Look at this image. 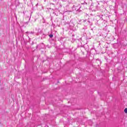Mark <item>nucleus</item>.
Returning <instances> with one entry per match:
<instances>
[{
    "mask_svg": "<svg viewBox=\"0 0 127 127\" xmlns=\"http://www.w3.org/2000/svg\"><path fill=\"white\" fill-rule=\"evenodd\" d=\"M75 122H76L77 125H83V120L81 118H77L75 119Z\"/></svg>",
    "mask_w": 127,
    "mask_h": 127,
    "instance_id": "obj_1",
    "label": "nucleus"
},
{
    "mask_svg": "<svg viewBox=\"0 0 127 127\" xmlns=\"http://www.w3.org/2000/svg\"><path fill=\"white\" fill-rule=\"evenodd\" d=\"M39 50H40V49H46V47L45 46V45H44V43H41L39 44Z\"/></svg>",
    "mask_w": 127,
    "mask_h": 127,
    "instance_id": "obj_2",
    "label": "nucleus"
},
{
    "mask_svg": "<svg viewBox=\"0 0 127 127\" xmlns=\"http://www.w3.org/2000/svg\"><path fill=\"white\" fill-rule=\"evenodd\" d=\"M59 41H60L62 45H64V43H65V38H60L59 39Z\"/></svg>",
    "mask_w": 127,
    "mask_h": 127,
    "instance_id": "obj_3",
    "label": "nucleus"
},
{
    "mask_svg": "<svg viewBox=\"0 0 127 127\" xmlns=\"http://www.w3.org/2000/svg\"><path fill=\"white\" fill-rule=\"evenodd\" d=\"M69 27H74L75 26V24L73 23V21L71 20H70V22L69 23Z\"/></svg>",
    "mask_w": 127,
    "mask_h": 127,
    "instance_id": "obj_4",
    "label": "nucleus"
},
{
    "mask_svg": "<svg viewBox=\"0 0 127 127\" xmlns=\"http://www.w3.org/2000/svg\"><path fill=\"white\" fill-rule=\"evenodd\" d=\"M15 4L16 7H17V6H18V5L20 4V2H19V0H15Z\"/></svg>",
    "mask_w": 127,
    "mask_h": 127,
    "instance_id": "obj_5",
    "label": "nucleus"
},
{
    "mask_svg": "<svg viewBox=\"0 0 127 127\" xmlns=\"http://www.w3.org/2000/svg\"><path fill=\"white\" fill-rule=\"evenodd\" d=\"M84 48L85 50H86L87 51V54H89V46L88 45H85L84 47Z\"/></svg>",
    "mask_w": 127,
    "mask_h": 127,
    "instance_id": "obj_6",
    "label": "nucleus"
},
{
    "mask_svg": "<svg viewBox=\"0 0 127 127\" xmlns=\"http://www.w3.org/2000/svg\"><path fill=\"white\" fill-rule=\"evenodd\" d=\"M88 124L89 125V126L92 127V125H93V122L92 121H91V120H89L88 121Z\"/></svg>",
    "mask_w": 127,
    "mask_h": 127,
    "instance_id": "obj_7",
    "label": "nucleus"
},
{
    "mask_svg": "<svg viewBox=\"0 0 127 127\" xmlns=\"http://www.w3.org/2000/svg\"><path fill=\"white\" fill-rule=\"evenodd\" d=\"M80 44H79L77 46V47H85V45H82V43L81 42H80Z\"/></svg>",
    "mask_w": 127,
    "mask_h": 127,
    "instance_id": "obj_8",
    "label": "nucleus"
},
{
    "mask_svg": "<svg viewBox=\"0 0 127 127\" xmlns=\"http://www.w3.org/2000/svg\"><path fill=\"white\" fill-rule=\"evenodd\" d=\"M117 69L118 71V73H121V72H122V69H121L120 68H118Z\"/></svg>",
    "mask_w": 127,
    "mask_h": 127,
    "instance_id": "obj_9",
    "label": "nucleus"
},
{
    "mask_svg": "<svg viewBox=\"0 0 127 127\" xmlns=\"http://www.w3.org/2000/svg\"><path fill=\"white\" fill-rule=\"evenodd\" d=\"M49 36L50 38H52V37H53V34H51L49 35Z\"/></svg>",
    "mask_w": 127,
    "mask_h": 127,
    "instance_id": "obj_10",
    "label": "nucleus"
},
{
    "mask_svg": "<svg viewBox=\"0 0 127 127\" xmlns=\"http://www.w3.org/2000/svg\"><path fill=\"white\" fill-rule=\"evenodd\" d=\"M73 10H76V7L75 6V5H73L72 7Z\"/></svg>",
    "mask_w": 127,
    "mask_h": 127,
    "instance_id": "obj_11",
    "label": "nucleus"
},
{
    "mask_svg": "<svg viewBox=\"0 0 127 127\" xmlns=\"http://www.w3.org/2000/svg\"><path fill=\"white\" fill-rule=\"evenodd\" d=\"M117 44H118V46H121L122 43H121V42H119L117 43Z\"/></svg>",
    "mask_w": 127,
    "mask_h": 127,
    "instance_id": "obj_12",
    "label": "nucleus"
},
{
    "mask_svg": "<svg viewBox=\"0 0 127 127\" xmlns=\"http://www.w3.org/2000/svg\"><path fill=\"white\" fill-rule=\"evenodd\" d=\"M124 113H125V114H127V108L124 109Z\"/></svg>",
    "mask_w": 127,
    "mask_h": 127,
    "instance_id": "obj_13",
    "label": "nucleus"
},
{
    "mask_svg": "<svg viewBox=\"0 0 127 127\" xmlns=\"http://www.w3.org/2000/svg\"><path fill=\"white\" fill-rule=\"evenodd\" d=\"M26 49H27V50H29L30 49V47L26 46Z\"/></svg>",
    "mask_w": 127,
    "mask_h": 127,
    "instance_id": "obj_14",
    "label": "nucleus"
},
{
    "mask_svg": "<svg viewBox=\"0 0 127 127\" xmlns=\"http://www.w3.org/2000/svg\"><path fill=\"white\" fill-rule=\"evenodd\" d=\"M59 55H60V58H62L63 55H62V54H59Z\"/></svg>",
    "mask_w": 127,
    "mask_h": 127,
    "instance_id": "obj_15",
    "label": "nucleus"
},
{
    "mask_svg": "<svg viewBox=\"0 0 127 127\" xmlns=\"http://www.w3.org/2000/svg\"><path fill=\"white\" fill-rule=\"evenodd\" d=\"M41 38H45V35L44 34H43Z\"/></svg>",
    "mask_w": 127,
    "mask_h": 127,
    "instance_id": "obj_16",
    "label": "nucleus"
},
{
    "mask_svg": "<svg viewBox=\"0 0 127 127\" xmlns=\"http://www.w3.org/2000/svg\"><path fill=\"white\" fill-rule=\"evenodd\" d=\"M46 46H47V47H48V48H51V46H49V45H46Z\"/></svg>",
    "mask_w": 127,
    "mask_h": 127,
    "instance_id": "obj_17",
    "label": "nucleus"
},
{
    "mask_svg": "<svg viewBox=\"0 0 127 127\" xmlns=\"http://www.w3.org/2000/svg\"><path fill=\"white\" fill-rule=\"evenodd\" d=\"M45 52H46V51H41V53L42 54H44V53H45Z\"/></svg>",
    "mask_w": 127,
    "mask_h": 127,
    "instance_id": "obj_18",
    "label": "nucleus"
},
{
    "mask_svg": "<svg viewBox=\"0 0 127 127\" xmlns=\"http://www.w3.org/2000/svg\"><path fill=\"white\" fill-rule=\"evenodd\" d=\"M26 33H30V34H33V33H34V32H27Z\"/></svg>",
    "mask_w": 127,
    "mask_h": 127,
    "instance_id": "obj_19",
    "label": "nucleus"
},
{
    "mask_svg": "<svg viewBox=\"0 0 127 127\" xmlns=\"http://www.w3.org/2000/svg\"><path fill=\"white\" fill-rule=\"evenodd\" d=\"M38 48H39V45H37L36 47V49H37Z\"/></svg>",
    "mask_w": 127,
    "mask_h": 127,
    "instance_id": "obj_20",
    "label": "nucleus"
},
{
    "mask_svg": "<svg viewBox=\"0 0 127 127\" xmlns=\"http://www.w3.org/2000/svg\"><path fill=\"white\" fill-rule=\"evenodd\" d=\"M99 124H96L95 127H99Z\"/></svg>",
    "mask_w": 127,
    "mask_h": 127,
    "instance_id": "obj_21",
    "label": "nucleus"
},
{
    "mask_svg": "<svg viewBox=\"0 0 127 127\" xmlns=\"http://www.w3.org/2000/svg\"><path fill=\"white\" fill-rule=\"evenodd\" d=\"M45 61H46V60H45H45L42 61V63H44V62H45Z\"/></svg>",
    "mask_w": 127,
    "mask_h": 127,
    "instance_id": "obj_22",
    "label": "nucleus"
},
{
    "mask_svg": "<svg viewBox=\"0 0 127 127\" xmlns=\"http://www.w3.org/2000/svg\"><path fill=\"white\" fill-rule=\"evenodd\" d=\"M24 44H25V45H26V44H27V43H26V42H25V41H24Z\"/></svg>",
    "mask_w": 127,
    "mask_h": 127,
    "instance_id": "obj_23",
    "label": "nucleus"
},
{
    "mask_svg": "<svg viewBox=\"0 0 127 127\" xmlns=\"http://www.w3.org/2000/svg\"><path fill=\"white\" fill-rule=\"evenodd\" d=\"M104 29H105V30H107V26L105 27Z\"/></svg>",
    "mask_w": 127,
    "mask_h": 127,
    "instance_id": "obj_24",
    "label": "nucleus"
},
{
    "mask_svg": "<svg viewBox=\"0 0 127 127\" xmlns=\"http://www.w3.org/2000/svg\"><path fill=\"white\" fill-rule=\"evenodd\" d=\"M48 59H49V58L47 57L46 60H47V61H49L48 60Z\"/></svg>",
    "mask_w": 127,
    "mask_h": 127,
    "instance_id": "obj_25",
    "label": "nucleus"
},
{
    "mask_svg": "<svg viewBox=\"0 0 127 127\" xmlns=\"http://www.w3.org/2000/svg\"><path fill=\"white\" fill-rule=\"evenodd\" d=\"M45 127H49V126H48V125H46L45 126Z\"/></svg>",
    "mask_w": 127,
    "mask_h": 127,
    "instance_id": "obj_26",
    "label": "nucleus"
},
{
    "mask_svg": "<svg viewBox=\"0 0 127 127\" xmlns=\"http://www.w3.org/2000/svg\"><path fill=\"white\" fill-rule=\"evenodd\" d=\"M101 19H102V20H104V19L102 17H101Z\"/></svg>",
    "mask_w": 127,
    "mask_h": 127,
    "instance_id": "obj_27",
    "label": "nucleus"
},
{
    "mask_svg": "<svg viewBox=\"0 0 127 127\" xmlns=\"http://www.w3.org/2000/svg\"><path fill=\"white\" fill-rule=\"evenodd\" d=\"M63 0V1H66V0Z\"/></svg>",
    "mask_w": 127,
    "mask_h": 127,
    "instance_id": "obj_28",
    "label": "nucleus"
},
{
    "mask_svg": "<svg viewBox=\"0 0 127 127\" xmlns=\"http://www.w3.org/2000/svg\"><path fill=\"white\" fill-rule=\"evenodd\" d=\"M38 5V3H37L36 4V6H37Z\"/></svg>",
    "mask_w": 127,
    "mask_h": 127,
    "instance_id": "obj_29",
    "label": "nucleus"
},
{
    "mask_svg": "<svg viewBox=\"0 0 127 127\" xmlns=\"http://www.w3.org/2000/svg\"><path fill=\"white\" fill-rule=\"evenodd\" d=\"M115 31H117V28L115 27Z\"/></svg>",
    "mask_w": 127,
    "mask_h": 127,
    "instance_id": "obj_30",
    "label": "nucleus"
},
{
    "mask_svg": "<svg viewBox=\"0 0 127 127\" xmlns=\"http://www.w3.org/2000/svg\"><path fill=\"white\" fill-rule=\"evenodd\" d=\"M106 60H108V58H105Z\"/></svg>",
    "mask_w": 127,
    "mask_h": 127,
    "instance_id": "obj_31",
    "label": "nucleus"
},
{
    "mask_svg": "<svg viewBox=\"0 0 127 127\" xmlns=\"http://www.w3.org/2000/svg\"><path fill=\"white\" fill-rule=\"evenodd\" d=\"M81 4H85V3H81Z\"/></svg>",
    "mask_w": 127,
    "mask_h": 127,
    "instance_id": "obj_32",
    "label": "nucleus"
},
{
    "mask_svg": "<svg viewBox=\"0 0 127 127\" xmlns=\"http://www.w3.org/2000/svg\"><path fill=\"white\" fill-rule=\"evenodd\" d=\"M77 110H81V109H80V108H77Z\"/></svg>",
    "mask_w": 127,
    "mask_h": 127,
    "instance_id": "obj_33",
    "label": "nucleus"
},
{
    "mask_svg": "<svg viewBox=\"0 0 127 127\" xmlns=\"http://www.w3.org/2000/svg\"><path fill=\"white\" fill-rule=\"evenodd\" d=\"M122 26H123L124 25V23H122Z\"/></svg>",
    "mask_w": 127,
    "mask_h": 127,
    "instance_id": "obj_34",
    "label": "nucleus"
},
{
    "mask_svg": "<svg viewBox=\"0 0 127 127\" xmlns=\"http://www.w3.org/2000/svg\"><path fill=\"white\" fill-rule=\"evenodd\" d=\"M58 83H59V80H58V82H57Z\"/></svg>",
    "mask_w": 127,
    "mask_h": 127,
    "instance_id": "obj_35",
    "label": "nucleus"
},
{
    "mask_svg": "<svg viewBox=\"0 0 127 127\" xmlns=\"http://www.w3.org/2000/svg\"><path fill=\"white\" fill-rule=\"evenodd\" d=\"M53 13H55V14H56V13H55V12H53Z\"/></svg>",
    "mask_w": 127,
    "mask_h": 127,
    "instance_id": "obj_36",
    "label": "nucleus"
},
{
    "mask_svg": "<svg viewBox=\"0 0 127 127\" xmlns=\"http://www.w3.org/2000/svg\"><path fill=\"white\" fill-rule=\"evenodd\" d=\"M84 29H87V28H84Z\"/></svg>",
    "mask_w": 127,
    "mask_h": 127,
    "instance_id": "obj_37",
    "label": "nucleus"
},
{
    "mask_svg": "<svg viewBox=\"0 0 127 127\" xmlns=\"http://www.w3.org/2000/svg\"><path fill=\"white\" fill-rule=\"evenodd\" d=\"M34 9V8L32 7V9L33 10Z\"/></svg>",
    "mask_w": 127,
    "mask_h": 127,
    "instance_id": "obj_38",
    "label": "nucleus"
},
{
    "mask_svg": "<svg viewBox=\"0 0 127 127\" xmlns=\"http://www.w3.org/2000/svg\"><path fill=\"white\" fill-rule=\"evenodd\" d=\"M43 23H45V22H43Z\"/></svg>",
    "mask_w": 127,
    "mask_h": 127,
    "instance_id": "obj_39",
    "label": "nucleus"
},
{
    "mask_svg": "<svg viewBox=\"0 0 127 127\" xmlns=\"http://www.w3.org/2000/svg\"><path fill=\"white\" fill-rule=\"evenodd\" d=\"M26 23H28V22H26Z\"/></svg>",
    "mask_w": 127,
    "mask_h": 127,
    "instance_id": "obj_40",
    "label": "nucleus"
},
{
    "mask_svg": "<svg viewBox=\"0 0 127 127\" xmlns=\"http://www.w3.org/2000/svg\"><path fill=\"white\" fill-rule=\"evenodd\" d=\"M23 40H24V38H23Z\"/></svg>",
    "mask_w": 127,
    "mask_h": 127,
    "instance_id": "obj_41",
    "label": "nucleus"
},
{
    "mask_svg": "<svg viewBox=\"0 0 127 127\" xmlns=\"http://www.w3.org/2000/svg\"><path fill=\"white\" fill-rule=\"evenodd\" d=\"M43 81H44V78H43Z\"/></svg>",
    "mask_w": 127,
    "mask_h": 127,
    "instance_id": "obj_42",
    "label": "nucleus"
},
{
    "mask_svg": "<svg viewBox=\"0 0 127 127\" xmlns=\"http://www.w3.org/2000/svg\"><path fill=\"white\" fill-rule=\"evenodd\" d=\"M91 5H93V3L91 4Z\"/></svg>",
    "mask_w": 127,
    "mask_h": 127,
    "instance_id": "obj_43",
    "label": "nucleus"
},
{
    "mask_svg": "<svg viewBox=\"0 0 127 127\" xmlns=\"http://www.w3.org/2000/svg\"><path fill=\"white\" fill-rule=\"evenodd\" d=\"M85 4H87V2H85Z\"/></svg>",
    "mask_w": 127,
    "mask_h": 127,
    "instance_id": "obj_44",
    "label": "nucleus"
},
{
    "mask_svg": "<svg viewBox=\"0 0 127 127\" xmlns=\"http://www.w3.org/2000/svg\"><path fill=\"white\" fill-rule=\"evenodd\" d=\"M33 45V43L32 44V45Z\"/></svg>",
    "mask_w": 127,
    "mask_h": 127,
    "instance_id": "obj_45",
    "label": "nucleus"
},
{
    "mask_svg": "<svg viewBox=\"0 0 127 127\" xmlns=\"http://www.w3.org/2000/svg\"><path fill=\"white\" fill-rule=\"evenodd\" d=\"M104 21H106L105 20H104Z\"/></svg>",
    "mask_w": 127,
    "mask_h": 127,
    "instance_id": "obj_46",
    "label": "nucleus"
},
{
    "mask_svg": "<svg viewBox=\"0 0 127 127\" xmlns=\"http://www.w3.org/2000/svg\"><path fill=\"white\" fill-rule=\"evenodd\" d=\"M31 13H32V12H31Z\"/></svg>",
    "mask_w": 127,
    "mask_h": 127,
    "instance_id": "obj_47",
    "label": "nucleus"
},
{
    "mask_svg": "<svg viewBox=\"0 0 127 127\" xmlns=\"http://www.w3.org/2000/svg\"><path fill=\"white\" fill-rule=\"evenodd\" d=\"M99 17H100V15H99Z\"/></svg>",
    "mask_w": 127,
    "mask_h": 127,
    "instance_id": "obj_48",
    "label": "nucleus"
}]
</instances>
